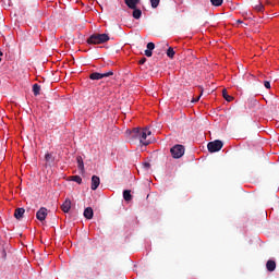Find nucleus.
I'll use <instances>...</instances> for the list:
<instances>
[{
  "mask_svg": "<svg viewBox=\"0 0 279 279\" xmlns=\"http://www.w3.org/2000/svg\"><path fill=\"white\" fill-rule=\"evenodd\" d=\"M126 134L131 135V138H137L142 145H149L151 142L147 140V136H151V131L148 129L134 128L132 131H126Z\"/></svg>",
  "mask_w": 279,
  "mask_h": 279,
  "instance_id": "obj_1",
  "label": "nucleus"
},
{
  "mask_svg": "<svg viewBox=\"0 0 279 279\" xmlns=\"http://www.w3.org/2000/svg\"><path fill=\"white\" fill-rule=\"evenodd\" d=\"M125 5L129 10H133L132 16L136 21L143 16V11L141 9L136 8L141 3V0H124Z\"/></svg>",
  "mask_w": 279,
  "mask_h": 279,
  "instance_id": "obj_2",
  "label": "nucleus"
},
{
  "mask_svg": "<svg viewBox=\"0 0 279 279\" xmlns=\"http://www.w3.org/2000/svg\"><path fill=\"white\" fill-rule=\"evenodd\" d=\"M110 40L108 34L95 33L87 38V45H104Z\"/></svg>",
  "mask_w": 279,
  "mask_h": 279,
  "instance_id": "obj_3",
  "label": "nucleus"
},
{
  "mask_svg": "<svg viewBox=\"0 0 279 279\" xmlns=\"http://www.w3.org/2000/svg\"><path fill=\"white\" fill-rule=\"evenodd\" d=\"M186 151V148H184V145L182 144H175L174 146H172L170 148V154L172 156V158H174L175 160L182 158V156H184Z\"/></svg>",
  "mask_w": 279,
  "mask_h": 279,
  "instance_id": "obj_4",
  "label": "nucleus"
},
{
  "mask_svg": "<svg viewBox=\"0 0 279 279\" xmlns=\"http://www.w3.org/2000/svg\"><path fill=\"white\" fill-rule=\"evenodd\" d=\"M207 148L210 154H215L216 151H221V149L223 148V142H221L219 140L209 142L207 144Z\"/></svg>",
  "mask_w": 279,
  "mask_h": 279,
  "instance_id": "obj_5",
  "label": "nucleus"
},
{
  "mask_svg": "<svg viewBox=\"0 0 279 279\" xmlns=\"http://www.w3.org/2000/svg\"><path fill=\"white\" fill-rule=\"evenodd\" d=\"M111 75H114V72L109 71L105 73L94 72L89 75V80H104V77H110Z\"/></svg>",
  "mask_w": 279,
  "mask_h": 279,
  "instance_id": "obj_6",
  "label": "nucleus"
},
{
  "mask_svg": "<svg viewBox=\"0 0 279 279\" xmlns=\"http://www.w3.org/2000/svg\"><path fill=\"white\" fill-rule=\"evenodd\" d=\"M36 218L38 219V221H45L47 219V208L41 207L37 214H36Z\"/></svg>",
  "mask_w": 279,
  "mask_h": 279,
  "instance_id": "obj_7",
  "label": "nucleus"
},
{
  "mask_svg": "<svg viewBox=\"0 0 279 279\" xmlns=\"http://www.w3.org/2000/svg\"><path fill=\"white\" fill-rule=\"evenodd\" d=\"M99 184H101V180L97 175L92 177V191H97L99 189Z\"/></svg>",
  "mask_w": 279,
  "mask_h": 279,
  "instance_id": "obj_8",
  "label": "nucleus"
},
{
  "mask_svg": "<svg viewBox=\"0 0 279 279\" xmlns=\"http://www.w3.org/2000/svg\"><path fill=\"white\" fill-rule=\"evenodd\" d=\"M61 210H63V213H69V210H71V199L66 198L63 204L61 205Z\"/></svg>",
  "mask_w": 279,
  "mask_h": 279,
  "instance_id": "obj_9",
  "label": "nucleus"
},
{
  "mask_svg": "<svg viewBox=\"0 0 279 279\" xmlns=\"http://www.w3.org/2000/svg\"><path fill=\"white\" fill-rule=\"evenodd\" d=\"M76 162H77V169H80L81 173H84V159L82 156L76 157Z\"/></svg>",
  "mask_w": 279,
  "mask_h": 279,
  "instance_id": "obj_10",
  "label": "nucleus"
},
{
  "mask_svg": "<svg viewBox=\"0 0 279 279\" xmlns=\"http://www.w3.org/2000/svg\"><path fill=\"white\" fill-rule=\"evenodd\" d=\"M23 215H25V208H16L14 213L15 219H23Z\"/></svg>",
  "mask_w": 279,
  "mask_h": 279,
  "instance_id": "obj_11",
  "label": "nucleus"
},
{
  "mask_svg": "<svg viewBox=\"0 0 279 279\" xmlns=\"http://www.w3.org/2000/svg\"><path fill=\"white\" fill-rule=\"evenodd\" d=\"M93 216H94L93 207L85 208L84 210L85 219H93Z\"/></svg>",
  "mask_w": 279,
  "mask_h": 279,
  "instance_id": "obj_12",
  "label": "nucleus"
},
{
  "mask_svg": "<svg viewBox=\"0 0 279 279\" xmlns=\"http://www.w3.org/2000/svg\"><path fill=\"white\" fill-rule=\"evenodd\" d=\"M267 271H276V262L270 259L266 263Z\"/></svg>",
  "mask_w": 279,
  "mask_h": 279,
  "instance_id": "obj_13",
  "label": "nucleus"
},
{
  "mask_svg": "<svg viewBox=\"0 0 279 279\" xmlns=\"http://www.w3.org/2000/svg\"><path fill=\"white\" fill-rule=\"evenodd\" d=\"M123 198L125 202H132V192L130 190H124Z\"/></svg>",
  "mask_w": 279,
  "mask_h": 279,
  "instance_id": "obj_14",
  "label": "nucleus"
},
{
  "mask_svg": "<svg viewBox=\"0 0 279 279\" xmlns=\"http://www.w3.org/2000/svg\"><path fill=\"white\" fill-rule=\"evenodd\" d=\"M253 9L255 12H265V5H263V3H257L253 5Z\"/></svg>",
  "mask_w": 279,
  "mask_h": 279,
  "instance_id": "obj_15",
  "label": "nucleus"
},
{
  "mask_svg": "<svg viewBox=\"0 0 279 279\" xmlns=\"http://www.w3.org/2000/svg\"><path fill=\"white\" fill-rule=\"evenodd\" d=\"M222 96H223V99H226V101H233L234 100V97L228 95V90L227 89L222 90Z\"/></svg>",
  "mask_w": 279,
  "mask_h": 279,
  "instance_id": "obj_16",
  "label": "nucleus"
},
{
  "mask_svg": "<svg viewBox=\"0 0 279 279\" xmlns=\"http://www.w3.org/2000/svg\"><path fill=\"white\" fill-rule=\"evenodd\" d=\"M33 93H34L35 97H38V95H40V85L34 84L33 85Z\"/></svg>",
  "mask_w": 279,
  "mask_h": 279,
  "instance_id": "obj_17",
  "label": "nucleus"
},
{
  "mask_svg": "<svg viewBox=\"0 0 279 279\" xmlns=\"http://www.w3.org/2000/svg\"><path fill=\"white\" fill-rule=\"evenodd\" d=\"M211 5H215V8H219L223 5V0H210Z\"/></svg>",
  "mask_w": 279,
  "mask_h": 279,
  "instance_id": "obj_18",
  "label": "nucleus"
},
{
  "mask_svg": "<svg viewBox=\"0 0 279 279\" xmlns=\"http://www.w3.org/2000/svg\"><path fill=\"white\" fill-rule=\"evenodd\" d=\"M167 56H168V58L173 59L175 57V50H173L172 47H169L167 50Z\"/></svg>",
  "mask_w": 279,
  "mask_h": 279,
  "instance_id": "obj_19",
  "label": "nucleus"
},
{
  "mask_svg": "<svg viewBox=\"0 0 279 279\" xmlns=\"http://www.w3.org/2000/svg\"><path fill=\"white\" fill-rule=\"evenodd\" d=\"M5 250H8V245L7 246H3L2 247V251H1V258H2V260H7V258H8V253L5 252Z\"/></svg>",
  "mask_w": 279,
  "mask_h": 279,
  "instance_id": "obj_20",
  "label": "nucleus"
},
{
  "mask_svg": "<svg viewBox=\"0 0 279 279\" xmlns=\"http://www.w3.org/2000/svg\"><path fill=\"white\" fill-rule=\"evenodd\" d=\"M72 182H76V184H82V177L80 175H73V177H70Z\"/></svg>",
  "mask_w": 279,
  "mask_h": 279,
  "instance_id": "obj_21",
  "label": "nucleus"
},
{
  "mask_svg": "<svg viewBox=\"0 0 279 279\" xmlns=\"http://www.w3.org/2000/svg\"><path fill=\"white\" fill-rule=\"evenodd\" d=\"M151 8L156 9L160 5V0H150Z\"/></svg>",
  "mask_w": 279,
  "mask_h": 279,
  "instance_id": "obj_22",
  "label": "nucleus"
},
{
  "mask_svg": "<svg viewBox=\"0 0 279 279\" xmlns=\"http://www.w3.org/2000/svg\"><path fill=\"white\" fill-rule=\"evenodd\" d=\"M147 49L150 50V51H154V49H156V44H154V43H151V41L148 43V44H147Z\"/></svg>",
  "mask_w": 279,
  "mask_h": 279,
  "instance_id": "obj_23",
  "label": "nucleus"
},
{
  "mask_svg": "<svg viewBox=\"0 0 279 279\" xmlns=\"http://www.w3.org/2000/svg\"><path fill=\"white\" fill-rule=\"evenodd\" d=\"M45 160H46L47 162H51V160H53V156H52L51 154H46V155H45Z\"/></svg>",
  "mask_w": 279,
  "mask_h": 279,
  "instance_id": "obj_24",
  "label": "nucleus"
},
{
  "mask_svg": "<svg viewBox=\"0 0 279 279\" xmlns=\"http://www.w3.org/2000/svg\"><path fill=\"white\" fill-rule=\"evenodd\" d=\"M145 56H146V58H151V56H154V53L151 52V50L146 49L145 50Z\"/></svg>",
  "mask_w": 279,
  "mask_h": 279,
  "instance_id": "obj_25",
  "label": "nucleus"
},
{
  "mask_svg": "<svg viewBox=\"0 0 279 279\" xmlns=\"http://www.w3.org/2000/svg\"><path fill=\"white\" fill-rule=\"evenodd\" d=\"M264 86H265V88L269 89V88H271V83L269 81H265Z\"/></svg>",
  "mask_w": 279,
  "mask_h": 279,
  "instance_id": "obj_26",
  "label": "nucleus"
},
{
  "mask_svg": "<svg viewBox=\"0 0 279 279\" xmlns=\"http://www.w3.org/2000/svg\"><path fill=\"white\" fill-rule=\"evenodd\" d=\"M144 169H146V171L151 167V165L149 162H144L143 163Z\"/></svg>",
  "mask_w": 279,
  "mask_h": 279,
  "instance_id": "obj_27",
  "label": "nucleus"
},
{
  "mask_svg": "<svg viewBox=\"0 0 279 279\" xmlns=\"http://www.w3.org/2000/svg\"><path fill=\"white\" fill-rule=\"evenodd\" d=\"M145 62H147V59H146V58H142V59L138 61V64H145Z\"/></svg>",
  "mask_w": 279,
  "mask_h": 279,
  "instance_id": "obj_28",
  "label": "nucleus"
},
{
  "mask_svg": "<svg viewBox=\"0 0 279 279\" xmlns=\"http://www.w3.org/2000/svg\"><path fill=\"white\" fill-rule=\"evenodd\" d=\"M202 97V95H199L198 97H196V98H194L193 100H192V102L193 104H197V101H199V98Z\"/></svg>",
  "mask_w": 279,
  "mask_h": 279,
  "instance_id": "obj_29",
  "label": "nucleus"
},
{
  "mask_svg": "<svg viewBox=\"0 0 279 279\" xmlns=\"http://www.w3.org/2000/svg\"><path fill=\"white\" fill-rule=\"evenodd\" d=\"M238 23H243V21H241V20H238Z\"/></svg>",
  "mask_w": 279,
  "mask_h": 279,
  "instance_id": "obj_30",
  "label": "nucleus"
}]
</instances>
